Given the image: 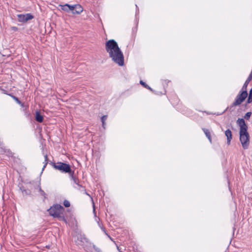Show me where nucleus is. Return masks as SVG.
<instances>
[{
	"label": "nucleus",
	"instance_id": "1",
	"mask_svg": "<svg viewBox=\"0 0 252 252\" xmlns=\"http://www.w3.org/2000/svg\"><path fill=\"white\" fill-rule=\"evenodd\" d=\"M105 50L113 62L121 66L124 65L123 53L115 40L110 39L106 42Z\"/></svg>",
	"mask_w": 252,
	"mask_h": 252
},
{
	"label": "nucleus",
	"instance_id": "2",
	"mask_svg": "<svg viewBox=\"0 0 252 252\" xmlns=\"http://www.w3.org/2000/svg\"><path fill=\"white\" fill-rule=\"evenodd\" d=\"M237 124L240 126V141L244 149H247L250 145V135L247 131L248 126L244 119L238 118Z\"/></svg>",
	"mask_w": 252,
	"mask_h": 252
},
{
	"label": "nucleus",
	"instance_id": "3",
	"mask_svg": "<svg viewBox=\"0 0 252 252\" xmlns=\"http://www.w3.org/2000/svg\"><path fill=\"white\" fill-rule=\"evenodd\" d=\"M63 207L60 204H56L51 207L48 210L50 215L53 216L54 218H58L60 220H63L66 223V220L63 215Z\"/></svg>",
	"mask_w": 252,
	"mask_h": 252
},
{
	"label": "nucleus",
	"instance_id": "4",
	"mask_svg": "<svg viewBox=\"0 0 252 252\" xmlns=\"http://www.w3.org/2000/svg\"><path fill=\"white\" fill-rule=\"evenodd\" d=\"M53 166L57 170H60L63 173H68L71 178L75 183H76V179L73 176L74 172L72 171L69 164L62 162L53 163Z\"/></svg>",
	"mask_w": 252,
	"mask_h": 252
},
{
	"label": "nucleus",
	"instance_id": "5",
	"mask_svg": "<svg viewBox=\"0 0 252 252\" xmlns=\"http://www.w3.org/2000/svg\"><path fill=\"white\" fill-rule=\"evenodd\" d=\"M248 96L247 90H242L236 96L235 101L233 102L230 107L240 105Z\"/></svg>",
	"mask_w": 252,
	"mask_h": 252
},
{
	"label": "nucleus",
	"instance_id": "6",
	"mask_svg": "<svg viewBox=\"0 0 252 252\" xmlns=\"http://www.w3.org/2000/svg\"><path fill=\"white\" fill-rule=\"evenodd\" d=\"M17 17L19 22H26L28 20H32L33 18V16L30 13L18 14Z\"/></svg>",
	"mask_w": 252,
	"mask_h": 252
},
{
	"label": "nucleus",
	"instance_id": "7",
	"mask_svg": "<svg viewBox=\"0 0 252 252\" xmlns=\"http://www.w3.org/2000/svg\"><path fill=\"white\" fill-rule=\"evenodd\" d=\"M83 8L80 4H75L74 11L73 14H79L83 11Z\"/></svg>",
	"mask_w": 252,
	"mask_h": 252
},
{
	"label": "nucleus",
	"instance_id": "8",
	"mask_svg": "<svg viewBox=\"0 0 252 252\" xmlns=\"http://www.w3.org/2000/svg\"><path fill=\"white\" fill-rule=\"evenodd\" d=\"M225 135L227 137V143L230 144L231 140L232 139V133L229 129H227L225 131Z\"/></svg>",
	"mask_w": 252,
	"mask_h": 252
},
{
	"label": "nucleus",
	"instance_id": "9",
	"mask_svg": "<svg viewBox=\"0 0 252 252\" xmlns=\"http://www.w3.org/2000/svg\"><path fill=\"white\" fill-rule=\"evenodd\" d=\"M77 240L80 242V243H78L79 245H81V243H84L87 241V239L85 237L84 235L82 234H79L77 236Z\"/></svg>",
	"mask_w": 252,
	"mask_h": 252
},
{
	"label": "nucleus",
	"instance_id": "10",
	"mask_svg": "<svg viewBox=\"0 0 252 252\" xmlns=\"http://www.w3.org/2000/svg\"><path fill=\"white\" fill-rule=\"evenodd\" d=\"M35 120L39 123H42L43 121V117L40 114L39 112H38V111L36 112Z\"/></svg>",
	"mask_w": 252,
	"mask_h": 252
},
{
	"label": "nucleus",
	"instance_id": "11",
	"mask_svg": "<svg viewBox=\"0 0 252 252\" xmlns=\"http://www.w3.org/2000/svg\"><path fill=\"white\" fill-rule=\"evenodd\" d=\"M60 6L61 7L62 10L67 12L69 11V4L60 5Z\"/></svg>",
	"mask_w": 252,
	"mask_h": 252
},
{
	"label": "nucleus",
	"instance_id": "12",
	"mask_svg": "<svg viewBox=\"0 0 252 252\" xmlns=\"http://www.w3.org/2000/svg\"><path fill=\"white\" fill-rule=\"evenodd\" d=\"M202 129H203L205 134L206 135V137L209 140L210 142H211V134H210L209 130L206 128H203Z\"/></svg>",
	"mask_w": 252,
	"mask_h": 252
},
{
	"label": "nucleus",
	"instance_id": "13",
	"mask_svg": "<svg viewBox=\"0 0 252 252\" xmlns=\"http://www.w3.org/2000/svg\"><path fill=\"white\" fill-rule=\"evenodd\" d=\"M248 103H250L252 102V88L251 89L247 101Z\"/></svg>",
	"mask_w": 252,
	"mask_h": 252
},
{
	"label": "nucleus",
	"instance_id": "14",
	"mask_svg": "<svg viewBox=\"0 0 252 252\" xmlns=\"http://www.w3.org/2000/svg\"><path fill=\"white\" fill-rule=\"evenodd\" d=\"M107 116L106 115H104L101 118V122H102V126L104 128V126H105V121H106V120L107 119Z\"/></svg>",
	"mask_w": 252,
	"mask_h": 252
},
{
	"label": "nucleus",
	"instance_id": "15",
	"mask_svg": "<svg viewBox=\"0 0 252 252\" xmlns=\"http://www.w3.org/2000/svg\"><path fill=\"white\" fill-rule=\"evenodd\" d=\"M252 115V112H247L244 116V118L246 120H249L250 117Z\"/></svg>",
	"mask_w": 252,
	"mask_h": 252
},
{
	"label": "nucleus",
	"instance_id": "16",
	"mask_svg": "<svg viewBox=\"0 0 252 252\" xmlns=\"http://www.w3.org/2000/svg\"><path fill=\"white\" fill-rule=\"evenodd\" d=\"M12 97V98L18 103V104H20L21 103V101L19 100V99L17 97H16L15 96H14V95H11V94H9Z\"/></svg>",
	"mask_w": 252,
	"mask_h": 252
},
{
	"label": "nucleus",
	"instance_id": "17",
	"mask_svg": "<svg viewBox=\"0 0 252 252\" xmlns=\"http://www.w3.org/2000/svg\"><path fill=\"white\" fill-rule=\"evenodd\" d=\"M63 205L65 207H68L70 206V202L67 200H64L63 201Z\"/></svg>",
	"mask_w": 252,
	"mask_h": 252
},
{
	"label": "nucleus",
	"instance_id": "18",
	"mask_svg": "<svg viewBox=\"0 0 252 252\" xmlns=\"http://www.w3.org/2000/svg\"><path fill=\"white\" fill-rule=\"evenodd\" d=\"M44 158H45V162H44V165L43 167V168H42V170H44V168L46 167V165L47 164V155H45L44 156Z\"/></svg>",
	"mask_w": 252,
	"mask_h": 252
},
{
	"label": "nucleus",
	"instance_id": "19",
	"mask_svg": "<svg viewBox=\"0 0 252 252\" xmlns=\"http://www.w3.org/2000/svg\"><path fill=\"white\" fill-rule=\"evenodd\" d=\"M30 191V190H26V189L22 190V193L23 195H27V194L30 193V192H28Z\"/></svg>",
	"mask_w": 252,
	"mask_h": 252
},
{
	"label": "nucleus",
	"instance_id": "20",
	"mask_svg": "<svg viewBox=\"0 0 252 252\" xmlns=\"http://www.w3.org/2000/svg\"><path fill=\"white\" fill-rule=\"evenodd\" d=\"M40 194L44 197V198H46V193L43 190H39Z\"/></svg>",
	"mask_w": 252,
	"mask_h": 252
},
{
	"label": "nucleus",
	"instance_id": "21",
	"mask_svg": "<svg viewBox=\"0 0 252 252\" xmlns=\"http://www.w3.org/2000/svg\"><path fill=\"white\" fill-rule=\"evenodd\" d=\"M75 8V5H69V11H71L72 13L73 14V11H74Z\"/></svg>",
	"mask_w": 252,
	"mask_h": 252
},
{
	"label": "nucleus",
	"instance_id": "22",
	"mask_svg": "<svg viewBox=\"0 0 252 252\" xmlns=\"http://www.w3.org/2000/svg\"><path fill=\"white\" fill-rule=\"evenodd\" d=\"M36 185L37 187H36V189H41V187L40 186V182L38 181L36 182Z\"/></svg>",
	"mask_w": 252,
	"mask_h": 252
},
{
	"label": "nucleus",
	"instance_id": "23",
	"mask_svg": "<svg viewBox=\"0 0 252 252\" xmlns=\"http://www.w3.org/2000/svg\"><path fill=\"white\" fill-rule=\"evenodd\" d=\"M140 84L142 85L144 88L146 87L147 86V84H146L144 82H143L142 80H140Z\"/></svg>",
	"mask_w": 252,
	"mask_h": 252
},
{
	"label": "nucleus",
	"instance_id": "24",
	"mask_svg": "<svg viewBox=\"0 0 252 252\" xmlns=\"http://www.w3.org/2000/svg\"><path fill=\"white\" fill-rule=\"evenodd\" d=\"M101 229L103 231V232L105 233L106 235H107L110 238H111V237H110L109 235H108V234L106 233L104 228L103 227H101Z\"/></svg>",
	"mask_w": 252,
	"mask_h": 252
},
{
	"label": "nucleus",
	"instance_id": "25",
	"mask_svg": "<svg viewBox=\"0 0 252 252\" xmlns=\"http://www.w3.org/2000/svg\"><path fill=\"white\" fill-rule=\"evenodd\" d=\"M145 88L149 90L151 92H153L154 91L153 90L150 86H149L148 85H147V86L146 87H145Z\"/></svg>",
	"mask_w": 252,
	"mask_h": 252
},
{
	"label": "nucleus",
	"instance_id": "26",
	"mask_svg": "<svg viewBox=\"0 0 252 252\" xmlns=\"http://www.w3.org/2000/svg\"><path fill=\"white\" fill-rule=\"evenodd\" d=\"M19 104L21 105V107H24V103H22V102H21V103H20V104Z\"/></svg>",
	"mask_w": 252,
	"mask_h": 252
},
{
	"label": "nucleus",
	"instance_id": "27",
	"mask_svg": "<svg viewBox=\"0 0 252 252\" xmlns=\"http://www.w3.org/2000/svg\"><path fill=\"white\" fill-rule=\"evenodd\" d=\"M227 109H228V107H227V108L225 110H224V111L223 112V113H223L224 112H225V111H226Z\"/></svg>",
	"mask_w": 252,
	"mask_h": 252
},
{
	"label": "nucleus",
	"instance_id": "28",
	"mask_svg": "<svg viewBox=\"0 0 252 252\" xmlns=\"http://www.w3.org/2000/svg\"><path fill=\"white\" fill-rule=\"evenodd\" d=\"M230 190V191H231V194L232 195V194H233V192H232V190Z\"/></svg>",
	"mask_w": 252,
	"mask_h": 252
},
{
	"label": "nucleus",
	"instance_id": "29",
	"mask_svg": "<svg viewBox=\"0 0 252 252\" xmlns=\"http://www.w3.org/2000/svg\"><path fill=\"white\" fill-rule=\"evenodd\" d=\"M94 212H95V209H94Z\"/></svg>",
	"mask_w": 252,
	"mask_h": 252
}]
</instances>
